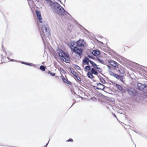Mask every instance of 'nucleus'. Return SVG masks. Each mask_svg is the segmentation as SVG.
<instances>
[{"label": "nucleus", "instance_id": "obj_45", "mask_svg": "<svg viewBox=\"0 0 147 147\" xmlns=\"http://www.w3.org/2000/svg\"><path fill=\"white\" fill-rule=\"evenodd\" d=\"M107 80L109 82L112 83H113V81H112L111 80H110V79H109L108 77H107Z\"/></svg>", "mask_w": 147, "mask_h": 147}, {"label": "nucleus", "instance_id": "obj_30", "mask_svg": "<svg viewBox=\"0 0 147 147\" xmlns=\"http://www.w3.org/2000/svg\"><path fill=\"white\" fill-rule=\"evenodd\" d=\"M94 39L96 40L97 42L101 44L104 45V43L100 41L98 39H97L96 38H94Z\"/></svg>", "mask_w": 147, "mask_h": 147}, {"label": "nucleus", "instance_id": "obj_39", "mask_svg": "<svg viewBox=\"0 0 147 147\" xmlns=\"http://www.w3.org/2000/svg\"><path fill=\"white\" fill-rule=\"evenodd\" d=\"M61 70V72L64 74H66V72L62 68H61L60 69Z\"/></svg>", "mask_w": 147, "mask_h": 147}, {"label": "nucleus", "instance_id": "obj_15", "mask_svg": "<svg viewBox=\"0 0 147 147\" xmlns=\"http://www.w3.org/2000/svg\"><path fill=\"white\" fill-rule=\"evenodd\" d=\"M114 86L117 88L119 92H121V90L123 88V87L121 85L115 83Z\"/></svg>", "mask_w": 147, "mask_h": 147}, {"label": "nucleus", "instance_id": "obj_54", "mask_svg": "<svg viewBox=\"0 0 147 147\" xmlns=\"http://www.w3.org/2000/svg\"><path fill=\"white\" fill-rule=\"evenodd\" d=\"M112 115L114 117H115L116 118H117V116L114 113H112Z\"/></svg>", "mask_w": 147, "mask_h": 147}, {"label": "nucleus", "instance_id": "obj_31", "mask_svg": "<svg viewBox=\"0 0 147 147\" xmlns=\"http://www.w3.org/2000/svg\"><path fill=\"white\" fill-rule=\"evenodd\" d=\"M84 60H85L86 61L88 62V63H90L92 60L89 59L87 57H86L84 59H83Z\"/></svg>", "mask_w": 147, "mask_h": 147}, {"label": "nucleus", "instance_id": "obj_9", "mask_svg": "<svg viewBox=\"0 0 147 147\" xmlns=\"http://www.w3.org/2000/svg\"><path fill=\"white\" fill-rule=\"evenodd\" d=\"M56 51L60 58L64 55V54L66 53L64 52L61 48L59 47H57V49H56Z\"/></svg>", "mask_w": 147, "mask_h": 147}, {"label": "nucleus", "instance_id": "obj_12", "mask_svg": "<svg viewBox=\"0 0 147 147\" xmlns=\"http://www.w3.org/2000/svg\"><path fill=\"white\" fill-rule=\"evenodd\" d=\"M61 75V78L63 82L67 84L68 85H71L72 83L70 81H69L67 79H66L64 77V76L62 74Z\"/></svg>", "mask_w": 147, "mask_h": 147}, {"label": "nucleus", "instance_id": "obj_41", "mask_svg": "<svg viewBox=\"0 0 147 147\" xmlns=\"http://www.w3.org/2000/svg\"><path fill=\"white\" fill-rule=\"evenodd\" d=\"M86 54L88 56V57L89 58H90V59H93V57H91L89 54H88V53H86Z\"/></svg>", "mask_w": 147, "mask_h": 147}, {"label": "nucleus", "instance_id": "obj_36", "mask_svg": "<svg viewBox=\"0 0 147 147\" xmlns=\"http://www.w3.org/2000/svg\"><path fill=\"white\" fill-rule=\"evenodd\" d=\"M119 72L120 74H124V71L121 69H119Z\"/></svg>", "mask_w": 147, "mask_h": 147}, {"label": "nucleus", "instance_id": "obj_8", "mask_svg": "<svg viewBox=\"0 0 147 147\" xmlns=\"http://www.w3.org/2000/svg\"><path fill=\"white\" fill-rule=\"evenodd\" d=\"M75 40H70L69 42H68L67 45L70 48L71 51H73V48L75 47L74 45L75 44Z\"/></svg>", "mask_w": 147, "mask_h": 147}, {"label": "nucleus", "instance_id": "obj_11", "mask_svg": "<svg viewBox=\"0 0 147 147\" xmlns=\"http://www.w3.org/2000/svg\"><path fill=\"white\" fill-rule=\"evenodd\" d=\"M129 95L132 96L134 95L136 92V90L134 88H131L127 91Z\"/></svg>", "mask_w": 147, "mask_h": 147}, {"label": "nucleus", "instance_id": "obj_57", "mask_svg": "<svg viewBox=\"0 0 147 147\" xmlns=\"http://www.w3.org/2000/svg\"><path fill=\"white\" fill-rule=\"evenodd\" d=\"M76 96H73L72 95V96H71V98H73V100H75V97H76Z\"/></svg>", "mask_w": 147, "mask_h": 147}, {"label": "nucleus", "instance_id": "obj_16", "mask_svg": "<svg viewBox=\"0 0 147 147\" xmlns=\"http://www.w3.org/2000/svg\"><path fill=\"white\" fill-rule=\"evenodd\" d=\"M90 52L94 56L95 55H98L100 54L99 51L97 50L90 51Z\"/></svg>", "mask_w": 147, "mask_h": 147}, {"label": "nucleus", "instance_id": "obj_63", "mask_svg": "<svg viewBox=\"0 0 147 147\" xmlns=\"http://www.w3.org/2000/svg\"><path fill=\"white\" fill-rule=\"evenodd\" d=\"M100 74L101 75H102L104 77H105L107 78V77L104 74H103L102 73H101V74Z\"/></svg>", "mask_w": 147, "mask_h": 147}, {"label": "nucleus", "instance_id": "obj_42", "mask_svg": "<svg viewBox=\"0 0 147 147\" xmlns=\"http://www.w3.org/2000/svg\"><path fill=\"white\" fill-rule=\"evenodd\" d=\"M50 75L52 76H54L55 75V74L54 73H53L51 72L50 74Z\"/></svg>", "mask_w": 147, "mask_h": 147}, {"label": "nucleus", "instance_id": "obj_49", "mask_svg": "<svg viewBox=\"0 0 147 147\" xmlns=\"http://www.w3.org/2000/svg\"><path fill=\"white\" fill-rule=\"evenodd\" d=\"M100 87L101 88V86H102L103 87H107V86H105V85H104V84H102L100 83Z\"/></svg>", "mask_w": 147, "mask_h": 147}, {"label": "nucleus", "instance_id": "obj_50", "mask_svg": "<svg viewBox=\"0 0 147 147\" xmlns=\"http://www.w3.org/2000/svg\"><path fill=\"white\" fill-rule=\"evenodd\" d=\"M95 84H96V86H100V85H101L100 83H96Z\"/></svg>", "mask_w": 147, "mask_h": 147}, {"label": "nucleus", "instance_id": "obj_59", "mask_svg": "<svg viewBox=\"0 0 147 147\" xmlns=\"http://www.w3.org/2000/svg\"><path fill=\"white\" fill-rule=\"evenodd\" d=\"M51 71L48 70V71H47V73L48 74H50V73L51 72Z\"/></svg>", "mask_w": 147, "mask_h": 147}, {"label": "nucleus", "instance_id": "obj_25", "mask_svg": "<svg viewBox=\"0 0 147 147\" xmlns=\"http://www.w3.org/2000/svg\"><path fill=\"white\" fill-rule=\"evenodd\" d=\"M106 88H108L109 89H111L110 87H103L102 88L100 87H97V88H96V89L98 90H102L104 91H105L104 89Z\"/></svg>", "mask_w": 147, "mask_h": 147}, {"label": "nucleus", "instance_id": "obj_29", "mask_svg": "<svg viewBox=\"0 0 147 147\" xmlns=\"http://www.w3.org/2000/svg\"><path fill=\"white\" fill-rule=\"evenodd\" d=\"M144 88L143 91L147 93V84H145V85L143 86Z\"/></svg>", "mask_w": 147, "mask_h": 147}, {"label": "nucleus", "instance_id": "obj_13", "mask_svg": "<svg viewBox=\"0 0 147 147\" xmlns=\"http://www.w3.org/2000/svg\"><path fill=\"white\" fill-rule=\"evenodd\" d=\"M145 85V84H142L139 82L137 83V86L139 90L143 91L144 88L143 86Z\"/></svg>", "mask_w": 147, "mask_h": 147}, {"label": "nucleus", "instance_id": "obj_27", "mask_svg": "<svg viewBox=\"0 0 147 147\" xmlns=\"http://www.w3.org/2000/svg\"><path fill=\"white\" fill-rule=\"evenodd\" d=\"M97 60L100 63L102 64H104L105 63V62L103 61V59L100 58H97Z\"/></svg>", "mask_w": 147, "mask_h": 147}, {"label": "nucleus", "instance_id": "obj_1", "mask_svg": "<svg viewBox=\"0 0 147 147\" xmlns=\"http://www.w3.org/2000/svg\"><path fill=\"white\" fill-rule=\"evenodd\" d=\"M53 0L54 1H52L49 5L53 11L59 16H63L68 15L70 16V18L72 20V18L73 17L59 3L55 1V0Z\"/></svg>", "mask_w": 147, "mask_h": 147}, {"label": "nucleus", "instance_id": "obj_10", "mask_svg": "<svg viewBox=\"0 0 147 147\" xmlns=\"http://www.w3.org/2000/svg\"><path fill=\"white\" fill-rule=\"evenodd\" d=\"M108 63L114 67L115 68H118V63L116 61L113 60H109L108 61Z\"/></svg>", "mask_w": 147, "mask_h": 147}, {"label": "nucleus", "instance_id": "obj_35", "mask_svg": "<svg viewBox=\"0 0 147 147\" xmlns=\"http://www.w3.org/2000/svg\"><path fill=\"white\" fill-rule=\"evenodd\" d=\"M104 98L109 101H110L111 102H113V100H111L110 99L109 97H107V96H104Z\"/></svg>", "mask_w": 147, "mask_h": 147}, {"label": "nucleus", "instance_id": "obj_47", "mask_svg": "<svg viewBox=\"0 0 147 147\" xmlns=\"http://www.w3.org/2000/svg\"><path fill=\"white\" fill-rule=\"evenodd\" d=\"M91 99H94L95 100H97V98L95 96H93L90 98Z\"/></svg>", "mask_w": 147, "mask_h": 147}, {"label": "nucleus", "instance_id": "obj_32", "mask_svg": "<svg viewBox=\"0 0 147 147\" xmlns=\"http://www.w3.org/2000/svg\"><path fill=\"white\" fill-rule=\"evenodd\" d=\"M82 63H85V64L87 65H90L89 64V63L86 61L85 60H84V59H83L82 61Z\"/></svg>", "mask_w": 147, "mask_h": 147}, {"label": "nucleus", "instance_id": "obj_23", "mask_svg": "<svg viewBox=\"0 0 147 147\" xmlns=\"http://www.w3.org/2000/svg\"><path fill=\"white\" fill-rule=\"evenodd\" d=\"M39 69L41 70L42 71H44L45 70L46 68L45 66L44 65H41L39 67Z\"/></svg>", "mask_w": 147, "mask_h": 147}, {"label": "nucleus", "instance_id": "obj_20", "mask_svg": "<svg viewBox=\"0 0 147 147\" xmlns=\"http://www.w3.org/2000/svg\"><path fill=\"white\" fill-rule=\"evenodd\" d=\"M91 68V67L90 65H89L86 66L84 68V70L85 72H87L90 70Z\"/></svg>", "mask_w": 147, "mask_h": 147}, {"label": "nucleus", "instance_id": "obj_40", "mask_svg": "<svg viewBox=\"0 0 147 147\" xmlns=\"http://www.w3.org/2000/svg\"><path fill=\"white\" fill-rule=\"evenodd\" d=\"M67 142H73V140L71 138H69L66 141Z\"/></svg>", "mask_w": 147, "mask_h": 147}, {"label": "nucleus", "instance_id": "obj_38", "mask_svg": "<svg viewBox=\"0 0 147 147\" xmlns=\"http://www.w3.org/2000/svg\"><path fill=\"white\" fill-rule=\"evenodd\" d=\"M1 61L3 62V63H4L5 62V60L4 58H5V57H4V56L2 55L1 54Z\"/></svg>", "mask_w": 147, "mask_h": 147}, {"label": "nucleus", "instance_id": "obj_56", "mask_svg": "<svg viewBox=\"0 0 147 147\" xmlns=\"http://www.w3.org/2000/svg\"><path fill=\"white\" fill-rule=\"evenodd\" d=\"M70 91L72 94H73V92H75L74 89H71Z\"/></svg>", "mask_w": 147, "mask_h": 147}, {"label": "nucleus", "instance_id": "obj_37", "mask_svg": "<svg viewBox=\"0 0 147 147\" xmlns=\"http://www.w3.org/2000/svg\"><path fill=\"white\" fill-rule=\"evenodd\" d=\"M137 134H139V135L141 136L142 137H144V135L142 133L139 131H138L137 133Z\"/></svg>", "mask_w": 147, "mask_h": 147}, {"label": "nucleus", "instance_id": "obj_43", "mask_svg": "<svg viewBox=\"0 0 147 147\" xmlns=\"http://www.w3.org/2000/svg\"><path fill=\"white\" fill-rule=\"evenodd\" d=\"M92 74L94 75H96L98 74V72L95 70L92 73Z\"/></svg>", "mask_w": 147, "mask_h": 147}, {"label": "nucleus", "instance_id": "obj_61", "mask_svg": "<svg viewBox=\"0 0 147 147\" xmlns=\"http://www.w3.org/2000/svg\"><path fill=\"white\" fill-rule=\"evenodd\" d=\"M102 84H107V82L105 81V80L104 81L102 82Z\"/></svg>", "mask_w": 147, "mask_h": 147}, {"label": "nucleus", "instance_id": "obj_14", "mask_svg": "<svg viewBox=\"0 0 147 147\" xmlns=\"http://www.w3.org/2000/svg\"><path fill=\"white\" fill-rule=\"evenodd\" d=\"M21 63L23 64H24L27 65H28L30 66H32V65H34V67H37V66L34 64H33L32 63H30L28 62H26L24 61H20Z\"/></svg>", "mask_w": 147, "mask_h": 147}, {"label": "nucleus", "instance_id": "obj_19", "mask_svg": "<svg viewBox=\"0 0 147 147\" xmlns=\"http://www.w3.org/2000/svg\"><path fill=\"white\" fill-rule=\"evenodd\" d=\"M75 76L76 77V78H74L77 82H82V80L81 78L78 76V74H77Z\"/></svg>", "mask_w": 147, "mask_h": 147}, {"label": "nucleus", "instance_id": "obj_46", "mask_svg": "<svg viewBox=\"0 0 147 147\" xmlns=\"http://www.w3.org/2000/svg\"><path fill=\"white\" fill-rule=\"evenodd\" d=\"M47 1V2H48L49 3V5L50 4V3H51L52 1V0H45Z\"/></svg>", "mask_w": 147, "mask_h": 147}, {"label": "nucleus", "instance_id": "obj_48", "mask_svg": "<svg viewBox=\"0 0 147 147\" xmlns=\"http://www.w3.org/2000/svg\"><path fill=\"white\" fill-rule=\"evenodd\" d=\"M50 139H49V141L43 147H47V146L49 143V142Z\"/></svg>", "mask_w": 147, "mask_h": 147}, {"label": "nucleus", "instance_id": "obj_52", "mask_svg": "<svg viewBox=\"0 0 147 147\" xmlns=\"http://www.w3.org/2000/svg\"><path fill=\"white\" fill-rule=\"evenodd\" d=\"M91 69V72L92 73L94 71H95V69H94V68H92Z\"/></svg>", "mask_w": 147, "mask_h": 147}, {"label": "nucleus", "instance_id": "obj_2", "mask_svg": "<svg viewBox=\"0 0 147 147\" xmlns=\"http://www.w3.org/2000/svg\"><path fill=\"white\" fill-rule=\"evenodd\" d=\"M40 35L44 44L47 42L46 38L50 36L51 33L50 28L47 24L44 22L42 24L41 29H39Z\"/></svg>", "mask_w": 147, "mask_h": 147}, {"label": "nucleus", "instance_id": "obj_24", "mask_svg": "<svg viewBox=\"0 0 147 147\" xmlns=\"http://www.w3.org/2000/svg\"><path fill=\"white\" fill-rule=\"evenodd\" d=\"M97 76L101 83L105 81V79L100 75H99V76Z\"/></svg>", "mask_w": 147, "mask_h": 147}, {"label": "nucleus", "instance_id": "obj_53", "mask_svg": "<svg viewBox=\"0 0 147 147\" xmlns=\"http://www.w3.org/2000/svg\"><path fill=\"white\" fill-rule=\"evenodd\" d=\"M57 1L59 2L61 4L64 5L62 3L61 0H57Z\"/></svg>", "mask_w": 147, "mask_h": 147}, {"label": "nucleus", "instance_id": "obj_28", "mask_svg": "<svg viewBox=\"0 0 147 147\" xmlns=\"http://www.w3.org/2000/svg\"><path fill=\"white\" fill-rule=\"evenodd\" d=\"M74 67L76 70H80L81 68L76 64H73Z\"/></svg>", "mask_w": 147, "mask_h": 147}, {"label": "nucleus", "instance_id": "obj_22", "mask_svg": "<svg viewBox=\"0 0 147 147\" xmlns=\"http://www.w3.org/2000/svg\"><path fill=\"white\" fill-rule=\"evenodd\" d=\"M95 68L97 70L98 72L100 74L101 73H102V70L101 68H100V67H98V65H97Z\"/></svg>", "mask_w": 147, "mask_h": 147}, {"label": "nucleus", "instance_id": "obj_18", "mask_svg": "<svg viewBox=\"0 0 147 147\" xmlns=\"http://www.w3.org/2000/svg\"><path fill=\"white\" fill-rule=\"evenodd\" d=\"M96 93V95L99 97H103L105 95L102 94V93L99 92L98 90H96L95 91Z\"/></svg>", "mask_w": 147, "mask_h": 147}, {"label": "nucleus", "instance_id": "obj_60", "mask_svg": "<svg viewBox=\"0 0 147 147\" xmlns=\"http://www.w3.org/2000/svg\"><path fill=\"white\" fill-rule=\"evenodd\" d=\"M92 87H93L96 88H96L98 87L97 86H94V85H92Z\"/></svg>", "mask_w": 147, "mask_h": 147}, {"label": "nucleus", "instance_id": "obj_17", "mask_svg": "<svg viewBox=\"0 0 147 147\" xmlns=\"http://www.w3.org/2000/svg\"><path fill=\"white\" fill-rule=\"evenodd\" d=\"M93 74L92 73L91 71L88 72L87 74V76L88 78L92 79H93L94 77L93 75Z\"/></svg>", "mask_w": 147, "mask_h": 147}, {"label": "nucleus", "instance_id": "obj_33", "mask_svg": "<svg viewBox=\"0 0 147 147\" xmlns=\"http://www.w3.org/2000/svg\"><path fill=\"white\" fill-rule=\"evenodd\" d=\"M2 48L3 51V52H4L5 55L6 56L7 55V53L6 51L5 50V48L3 45H2Z\"/></svg>", "mask_w": 147, "mask_h": 147}, {"label": "nucleus", "instance_id": "obj_7", "mask_svg": "<svg viewBox=\"0 0 147 147\" xmlns=\"http://www.w3.org/2000/svg\"><path fill=\"white\" fill-rule=\"evenodd\" d=\"M35 12L39 22L40 23H42V18L40 11L36 9L35 10Z\"/></svg>", "mask_w": 147, "mask_h": 147}, {"label": "nucleus", "instance_id": "obj_3", "mask_svg": "<svg viewBox=\"0 0 147 147\" xmlns=\"http://www.w3.org/2000/svg\"><path fill=\"white\" fill-rule=\"evenodd\" d=\"M76 46L73 48V51L80 57L83 55L82 49L79 48L81 47H86V44L84 39H79L78 40H75Z\"/></svg>", "mask_w": 147, "mask_h": 147}, {"label": "nucleus", "instance_id": "obj_58", "mask_svg": "<svg viewBox=\"0 0 147 147\" xmlns=\"http://www.w3.org/2000/svg\"><path fill=\"white\" fill-rule=\"evenodd\" d=\"M54 56L55 59L57 58V56L55 53L54 54Z\"/></svg>", "mask_w": 147, "mask_h": 147}, {"label": "nucleus", "instance_id": "obj_5", "mask_svg": "<svg viewBox=\"0 0 147 147\" xmlns=\"http://www.w3.org/2000/svg\"><path fill=\"white\" fill-rule=\"evenodd\" d=\"M72 18V20H73L75 22L76 24L77 25L79 28L82 30H83V29L85 32L88 33L91 37L94 38H95L94 36L92 33L89 31L87 29H86L83 26L81 25L76 20H75L73 18Z\"/></svg>", "mask_w": 147, "mask_h": 147}, {"label": "nucleus", "instance_id": "obj_64", "mask_svg": "<svg viewBox=\"0 0 147 147\" xmlns=\"http://www.w3.org/2000/svg\"><path fill=\"white\" fill-rule=\"evenodd\" d=\"M73 94H74V95H78L77 94L76 92H73Z\"/></svg>", "mask_w": 147, "mask_h": 147}, {"label": "nucleus", "instance_id": "obj_4", "mask_svg": "<svg viewBox=\"0 0 147 147\" xmlns=\"http://www.w3.org/2000/svg\"><path fill=\"white\" fill-rule=\"evenodd\" d=\"M108 73L111 76H113L117 79L119 80L122 83H124L125 80V78L123 77L124 74H120L119 75V76L117 74L114 73L111 70H109Z\"/></svg>", "mask_w": 147, "mask_h": 147}, {"label": "nucleus", "instance_id": "obj_51", "mask_svg": "<svg viewBox=\"0 0 147 147\" xmlns=\"http://www.w3.org/2000/svg\"><path fill=\"white\" fill-rule=\"evenodd\" d=\"M74 102L73 103V104H72V105H71V107H70V108H71V107L73 105H74V104H75L76 102V100H74Z\"/></svg>", "mask_w": 147, "mask_h": 147}, {"label": "nucleus", "instance_id": "obj_55", "mask_svg": "<svg viewBox=\"0 0 147 147\" xmlns=\"http://www.w3.org/2000/svg\"><path fill=\"white\" fill-rule=\"evenodd\" d=\"M98 100L101 103H103V101L100 98H98Z\"/></svg>", "mask_w": 147, "mask_h": 147}, {"label": "nucleus", "instance_id": "obj_6", "mask_svg": "<svg viewBox=\"0 0 147 147\" xmlns=\"http://www.w3.org/2000/svg\"><path fill=\"white\" fill-rule=\"evenodd\" d=\"M61 59L67 63H70L71 61L69 55L68 53H66L61 58Z\"/></svg>", "mask_w": 147, "mask_h": 147}, {"label": "nucleus", "instance_id": "obj_62", "mask_svg": "<svg viewBox=\"0 0 147 147\" xmlns=\"http://www.w3.org/2000/svg\"><path fill=\"white\" fill-rule=\"evenodd\" d=\"M77 96H78V97H79V98H83V97L80 96V95H77Z\"/></svg>", "mask_w": 147, "mask_h": 147}, {"label": "nucleus", "instance_id": "obj_26", "mask_svg": "<svg viewBox=\"0 0 147 147\" xmlns=\"http://www.w3.org/2000/svg\"><path fill=\"white\" fill-rule=\"evenodd\" d=\"M90 63L91 64L92 66L93 67H94L95 68L98 65L94 61H91Z\"/></svg>", "mask_w": 147, "mask_h": 147}, {"label": "nucleus", "instance_id": "obj_44", "mask_svg": "<svg viewBox=\"0 0 147 147\" xmlns=\"http://www.w3.org/2000/svg\"><path fill=\"white\" fill-rule=\"evenodd\" d=\"M107 66L108 68L109 69V70H112V67L110 65H107Z\"/></svg>", "mask_w": 147, "mask_h": 147}, {"label": "nucleus", "instance_id": "obj_34", "mask_svg": "<svg viewBox=\"0 0 147 147\" xmlns=\"http://www.w3.org/2000/svg\"><path fill=\"white\" fill-rule=\"evenodd\" d=\"M127 91V90L126 89H124L123 88H122V90H121V92L123 94V93H125Z\"/></svg>", "mask_w": 147, "mask_h": 147}, {"label": "nucleus", "instance_id": "obj_21", "mask_svg": "<svg viewBox=\"0 0 147 147\" xmlns=\"http://www.w3.org/2000/svg\"><path fill=\"white\" fill-rule=\"evenodd\" d=\"M70 71L71 73L74 76H75L77 74L76 72L71 67H69Z\"/></svg>", "mask_w": 147, "mask_h": 147}]
</instances>
